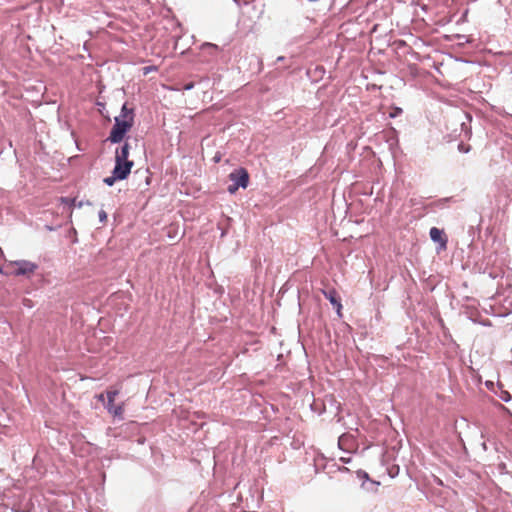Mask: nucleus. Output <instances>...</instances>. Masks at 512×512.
I'll return each instance as SVG.
<instances>
[{"mask_svg":"<svg viewBox=\"0 0 512 512\" xmlns=\"http://www.w3.org/2000/svg\"><path fill=\"white\" fill-rule=\"evenodd\" d=\"M99 219L101 222H105L107 220V214L104 210L99 212Z\"/></svg>","mask_w":512,"mask_h":512,"instance_id":"10","label":"nucleus"},{"mask_svg":"<svg viewBox=\"0 0 512 512\" xmlns=\"http://www.w3.org/2000/svg\"><path fill=\"white\" fill-rule=\"evenodd\" d=\"M429 234L434 242L440 243L443 248L446 247L447 239L444 237L442 230L438 229L437 227H432Z\"/></svg>","mask_w":512,"mask_h":512,"instance_id":"7","label":"nucleus"},{"mask_svg":"<svg viewBox=\"0 0 512 512\" xmlns=\"http://www.w3.org/2000/svg\"><path fill=\"white\" fill-rule=\"evenodd\" d=\"M323 294L327 300L336 308L337 314L341 317L342 304L341 299L335 289H329L323 291Z\"/></svg>","mask_w":512,"mask_h":512,"instance_id":"6","label":"nucleus"},{"mask_svg":"<svg viewBox=\"0 0 512 512\" xmlns=\"http://www.w3.org/2000/svg\"><path fill=\"white\" fill-rule=\"evenodd\" d=\"M133 161H115V167L113 170V174L118 177L119 180H123L127 178L130 174V171L133 167Z\"/></svg>","mask_w":512,"mask_h":512,"instance_id":"5","label":"nucleus"},{"mask_svg":"<svg viewBox=\"0 0 512 512\" xmlns=\"http://www.w3.org/2000/svg\"><path fill=\"white\" fill-rule=\"evenodd\" d=\"M7 267L10 269V273L15 276H31L37 269L35 263L26 260L13 261Z\"/></svg>","mask_w":512,"mask_h":512,"instance_id":"3","label":"nucleus"},{"mask_svg":"<svg viewBox=\"0 0 512 512\" xmlns=\"http://www.w3.org/2000/svg\"><path fill=\"white\" fill-rule=\"evenodd\" d=\"M229 179L233 184L229 185L227 190L230 194H234L240 187L246 188L249 183V174L245 168H240L229 174Z\"/></svg>","mask_w":512,"mask_h":512,"instance_id":"2","label":"nucleus"},{"mask_svg":"<svg viewBox=\"0 0 512 512\" xmlns=\"http://www.w3.org/2000/svg\"><path fill=\"white\" fill-rule=\"evenodd\" d=\"M459 150L462 151V152H468L469 148H465L463 144H460L459 145Z\"/></svg>","mask_w":512,"mask_h":512,"instance_id":"13","label":"nucleus"},{"mask_svg":"<svg viewBox=\"0 0 512 512\" xmlns=\"http://www.w3.org/2000/svg\"><path fill=\"white\" fill-rule=\"evenodd\" d=\"M116 180H119L118 177L112 173V176L105 178L104 182L107 185L112 186Z\"/></svg>","mask_w":512,"mask_h":512,"instance_id":"9","label":"nucleus"},{"mask_svg":"<svg viewBox=\"0 0 512 512\" xmlns=\"http://www.w3.org/2000/svg\"><path fill=\"white\" fill-rule=\"evenodd\" d=\"M153 69H154L153 67H145L144 73L147 74L148 72H151V70H153Z\"/></svg>","mask_w":512,"mask_h":512,"instance_id":"14","label":"nucleus"},{"mask_svg":"<svg viewBox=\"0 0 512 512\" xmlns=\"http://www.w3.org/2000/svg\"><path fill=\"white\" fill-rule=\"evenodd\" d=\"M96 398L100 401V402H104V394L103 393H100L98 395H96Z\"/></svg>","mask_w":512,"mask_h":512,"instance_id":"12","label":"nucleus"},{"mask_svg":"<svg viewBox=\"0 0 512 512\" xmlns=\"http://www.w3.org/2000/svg\"><path fill=\"white\" fill-rule=\"evenodd\" d=\"M130 146L125 143L120 149L116 150L115 161H128Z\"/></svg>","mask_w":512,"mask_h":512,"instance_id":"8","label":"nucleus"},{"mask_svg":"<svg viewBox=\"0 0 512 512\" xmlns=\"http://www.w3.org/2000/svg\"><path fill=\"white\" fill-rule=\"evenodd\" d=\"M134 124V114L126 104L122 106L121 114L115 118V124L113 125L108 140L112 143L121 142L126 133L132 128Z\"/></svg>","mask_w":512,"mask_h":512,"instance_id":"1","label":"nucleus"},{"mask_svg":"<svg viewBox=\"0 0 512 512\" xmlns=\"http://www.w3.org/2000/svg\"><path fill=\"white\" fill-rule=\"evenodd\" d=\"M119 389H113L110 388L106 391L107 395V405L106 408L110 414H112L114 417H117L119 419H123V413H124V403L115 405L114 400L116 396L119 394Z\"/></svg>","mask_w":512,"mask_h":512,"instance_id":"4","label":"nucleus"},{"mask_svg":"<svg viewBox=\"0 0 512 512\" xmlns=\"http://www.w3.org/2000/svg\"><path fill=\"white\" fill-rule=\"evenodd\" d=\"M214 160H215V162H219L220 161V156H215Z\"/></svg>","mask_w":512,"mask_h":512,"instance_id":"15","label":"nucleus"},{"mask_svg":"<svg viewBox=\"0 0 512 512\" xmlns=\"http://www.w3.org/2000/svg\"><path fill=\"white\" fill-rule=\"evenodd\" d=\"M402 112L401 108H395V111L390 114L391 117H396L398 114Z\"/></svg>","mask_w":512,"mask_h":512,"instance_id":"11","label":"nucleus"}]
</instances>
